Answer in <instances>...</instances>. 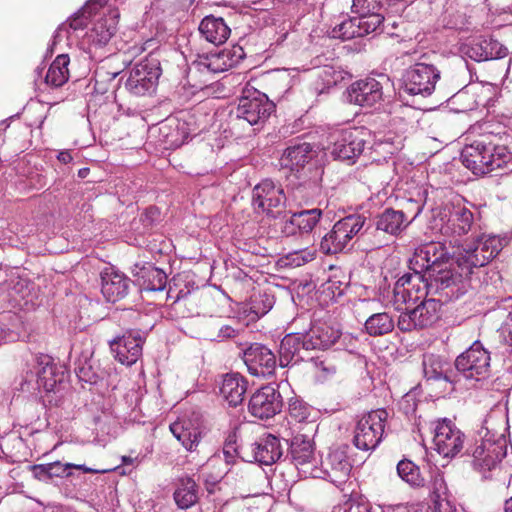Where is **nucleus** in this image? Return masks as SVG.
Masks as SVG:
<instances>
[{
	"label": "nucleus",
	"instance_id": "a878e982",
	"mask_svg": "<svg viewBox=\"0 0 512 512\" xmlns=\"http://www.w3.org/2000/svg\"><path fill=\"white\" fill-rule=\"evenodd\" d=\"M308 351L309 348L306 347L305 339L302 337V334H288L280 343L279 365L281 367H287L304 361Z\"/></svg>",
	"mask_w": 512,
	"mask_h": 512
},
{
	"label": "nucleus",
	"instance_id": "e2e57ef3",
	"mask_svg": "<svg viewBox=\"0 0 512 512\" xmlns=\"http://www.w3.org/2000/svg\"><path fill=\"white\" fill-rule=\"evenodd\" d=\"M188 430L190 429L184 427V425L181 422H174L170 425V431L176 439L181 438V436Z\"/></svg>",
	"mask_w": 512,
	"mask_h": 512
},
{
	"label": "nucleus",
	"instance_id": "0e129e2a",
	"mask_svg": "<svg viewBox=\"0 0 512 512\" xmlns=\"http://www.w3.org/2000/svg\"><path fill=\"white\" fill-rule=\"evenodd\" d=\"M386 36H387L386 38L390 39L393 42V44L406 42L405 36H401L400 34H398L396 32L389 31L387 29H386Z\"/></svg>",
	"mask_w": 512,
	"mask_h": 512
},
{
	"label": "nucleus",
	"instance_id": "bb28decb",
	"mask_svg": "<svg viewBox=\"0 0 512 512\" xmlns=\"http://www.w3.org/2000/svg\"><path fill=\"white\" fill-rule=\"evenodd\" d=\"M465 54L476 62H483L504 58L508 54V49L498 40L490 37L468 45Z\"/></svg>",
	"mask_w": 512,
	"mask_h": 512
},
{
	"label": "nucleus",
	"instance_id": "f257e3e1",
	"mask_svg": "<svg viewBox=\"0 0 512 512\" xmlns=\"http://www.w3.org/2000/svg\"><path fill=\"white\" fill-rule=\"evenodd\" d=\"M505 238L482 235L473 247L464 249L455 260L441 242H430L415 250L411 268L420 280L426 282L430 292H442L446 299H459L470 288L474 269L488 264L505 245Z\"/></svg>",
	"mask_w": 512,
	"mask_h": 512
},
{
	"label": "nucleus",
	"instance_id": "4be33fe9",
	"mask_svg": "<svg viewBox=\"0 0 512 512\" xmlns=\"http://www.w3.org/2000/svg\"><path fill=\"white\" fill-rule=\"evenodd\" d=\"M244 51L236 46L231 50H222L218 53L200 56L193 62V66L200 72L208 71L219 73L228 70L244 58Z\"/></svg>",
	"mask_w": 512,
	"mask_h": 512
},
{
	"label": "nucleus",
	"instance_id": "f03ea898",
	"mask_svg": "<svg viewBox=\"0 0 512 512\" xmlns=\"http://www.w3.org/2000/svg\"><path fill=\"white\" fill-rule=\"evenodd\" d=\"M410 269L412 274L405 273L395 282L393 299L386 304V333L393 330L395 322L401 331L430 327L440 319L441 303L455 300L446 299L444 291L430 292L426 282Z\"/></svg>",
	"mask_w": 512,
	"mask_h": 512
},
{
	"label": "nucleus",
	"instance_id": "f3484780",
	"mask_svg": "<svg viewBox=\"0 0 512 512\" xmlns=\"http://www.w3.org/2000/svg\"><path fill=\"white\" fill-rule=\"evenodd\" d=\"M37 363V385L46 392L58 391L68 377V371L65 365L55 362V360L46 354H41L36 358Z\"/></svg>",
	"mask_w": 512,
	"mask_h": 512
},
{
	"label": "nucleus",
	"instance_id": "864d4df0",
	"mask_svg": "<svg viewBox=\"0 0 512 512\" xmlns=\"http://www.w3.org/2000/svg\"><path fill=\"white\" fill-rule=\"evenodd\" d=\"M451 102L454 105H460L457 110L461 112L473 110L476 106V101L465 90H460L454 94L451 98Z\"/></svg>",
	"mask_w": 512,
	"mask_h": 512
},
{
	"label": "nucleus",
	"instance_id": "e433bc0d",
	"mask_svg": "<svg viewBox=\"0 0 512 512\" xmlns=\"http://www.w3.org/2000/svg\"><path fill=\"white\" fill-rule=\"evenodd\" d=\"M70 59L67 54L58 55L51 63L46 76L45 82L51 87H60L65 84L69 79V65Z\"/></svg>",
	"mask_w": 512,
	"mask_h": 512
},
{
	"label": "nucleus",
	"instance_id": "680f3d73",
	"mask_svg": "<svg viewBox=\"0 0 512 512\" xmlns=\"http://www.w3.org/2000/svg\"><path fill=\"white\" fill-rule=\"evenodd\" d=\"M190 302L191 301L189 298V292L182 293V291H180L179 294L177 295L176 299L174 300L172 306L176 312L182 313L183 317H189L191 315V313L185 314L184 312H182V308L186 307L187 304Z\"/></svg>",
	"mask_w": 512,
	"mask_h": 512
},
{
	"label": "nucleus",
	"instance_id": "c9c22d12",
	"mask_svg": "<svg viewBox=\"0 0 512 512\" xmlns=\"http://www.w3.org/2000/svg\"><path fill=\"white\" fill-rule=\"evenodd\" d=\"M195 480L189 476L179 479L178 486L174 491L173 497L176 505L180 509L192 507L198 500V489Z\"/></svg>",
	"mask_w": 512,
	"mask_h": 512
},
{
	"label": "nucleus",
	"instance_id": "ddd939ff",
	"mask_svg": "<svg viewBox=\"0 0 512 512\" xmlns=\"http://www.w3.org/2000/svg\"><path fill=\"white\" fill-rule=\"evenodd\" d=\"M384 409L369 412L356 424L353 443L356 448L369 451L375 449L384 434Z\"/></svg>",
	"mask_w": 512,
	"mask_h": 512
},
{
	"label": "nucleus",
	"instance_id": "37998d69",
	"mask_svg": "<svg viewBox=\"0 0 512 512\" xmlns=\"http://www.w3.org/2000/svg\"><path fill=\"white\" fill-rule=\"evenodd\" d=\"M274 296L267 291L254 292L247 304V310L257 318L266 315L274 306Z\"/></svg>",
	"mask_w": 512,
	"mask_h": 512
},
{
	"label": "nucleus",
	"instance_id": "c03bdc74",
	"mask_svg": "<svg viewBox=\"0 0 512 512\" xmlns=\"http://www.w3.org/2000/svg\"><path fill=\"white\" fill-rule=\"evenodd\" d=\"M105 3L106 0H91L87 2L82 10L74 14L69 20V27L73 30L85 28L88 24V18L96 12L98 7L103 6Z\"/></svg>",
	"mask_w": 512,
	"mask_h": 512
},
{
	"label": "nucleus",
	"instance_id": "39448f33",
	"mask_svg": "<svg viewBox=\"0 0 512 512\" xmlns=\"http://www.w3.org/2000/svg\"><path fill=\"white\" fill-rule=\"evenodd\" d=\"M161 73L160 60L151 53L131 69L125 88L135 96L151 95L157 88Z\"/></svg>",
	"mask_w": 512,
	"mask_h": 512
},
{
	"label": "nucleus",
	"instance_id": "052dcab7",
	"mask_svg": "<svg viewBox=\"0 0 512 512\" xmlns=\"http://www.w3.org/2000/svg\"><path fill=\"white\" fill-rule=\"evenodd\" d=\"M31 471L35 479L48 482L51 480V475L48 467V463L46 464H35L31 466Z\"/></svg>",
	"mask_w": 512,
	"mask_h": 512
},
{
	"label": "nucleus",
	"instance_id": "9d476101",
	"mask_svg": "<svg viewBox=\"0 0 512 512\" xmlns=\"http://www.w3.org/2000/svg\"><path fill=\"white\" fill-rule=\"evenodd\" d=\"M455 368L465 379H485L490 372V353L477 340L456 358Z\"/></svg>",
	"mask_w": 512,
	"mask_h": 512
},
{
	"label": "nucleus",
	"instance_id": "4c0bfd02",
	"mask_svg": "<svg viewBox=\"0 0 512 512\" xmlns=\"http://www.w3.org/2000/svg\"><path fill=\"white\" fill-rule=\"evenodd\" d=\"M206 336L211 341L222 342L238 336L239 330L231 325L223 324L219 317H211L206 321Z\"/></svg>",
	"mask_w": 512,
	"mask_h": 512
},
{
	"label": "nucleus",
	"instance_id": "5fc2aeb1",
	"mask_svg": "<svg viewBox=\"0 0 512 512\" xmlns=\"http://www.w3.org/2000/svg\"><path fill=\"white\" fill-rule=\"evenodd\" d=\"M329 289L333 290V293L337 291L341 295L344 290L349 286V277L343 274L340 270H336L335 273L329 278Z\"/></svg>",
	"mask_w": 512,
	"mask_h": 512
},
{
	"label": "nucleus",
	"instance_id": "dca6fc26",
	"mask_svg": "<svg viewBox=\"0 0 512 512\" xmlns=\"http://www.w3.org/2000/svg\"><path fill=\"white\" fill-rule=\"evenodd\" d=\"M283 399L278 389L272 385H266L258 389L251 396L248 410L252 416L266 420L281 412Z\"/></svg>",
	"mask_w": 512,
	"mask_h": 512
},
{
	"label": "nucleus",
	"instance_id": "a18cd8bd",
	"mask_svg": "<svg viewBox=\"0 0 512 512\" xmlns=\"http://www.w3.org/2000/svg\"><path fill=\"white\" fill-rule=\"evenodd\" d=\"M245 453H248L247 446L240 448L237 444L236 435H229L223 446V455L226 463L233 464L236 457L243 459V455H245Z\"/></svg>",
	"mask_w": 512,
	"mask_h": 512
},
{
	"label": "nucleus",
	"instance_id": "c85d7f7f",
	"mask_svg": "<svg viewBox=\"0 0 512 512\" xmlns=\"http://www.w3.org/2000/svg\"><path fill=\"white\" fill-rule=\"evenodd\" d=\"M423 377L427 381L445 380L453 383V373L446 358L434 353H425L422 357Z\"/></svg>",
	"mask_w": 512,
	"mask_h": 512
},
{
	"label": "nucleus",
	"instance_id": "1a4fd4ad",
	"mask_svg": "<svg viewBox=\"0 0 512 512\" xmlns=\"http://www.w3.org/2000/svg\"><path fill=\"white\" fill-rule=\"evenodd\" d=\"M289 456L301 478L322 475L313 440L307 435H295L289 444Z\"/></svg>",
	"mask_w": 512,
	"mask_h": 512
},
{
	"label": "nucleus",
	"instance_id": "338daca9",
	"mask_svg": "<svg viewBox=\"0 0 512 512\" xmlns=\"http://www.w3.org/2000/svg\"><path fill=\"white\" fill-rule=\"evenodd\" d=\"M371 347H372V350L374 351V353L377 355V358L380 362V364L382 363V360H383V356H382V348L380 345H378L377 343L375 342H371L370 343Z\"/></svg>",
	"mask_w": 512,
	"mask_h": 512
},
{
	"label": "nucleus",
	"instance_id": "79ce46f5",
	"mask_svg": "<svg viewBox=\"0 0 512 512\" xmlns=\"http://www.w3.org/2000/svg\"><path fill=\"white\" fill-rule=\"evenodd\" d=\"M361 18L351 17L343 20L337 24L331 31L333 38L341 40H350L355 37H363V30L361 28Z\"/></svg>",
	"mask_w": 512,
	"mask_h": 512
},
{
	"label": "nucleus",
	"instance_id": "393cba45",
	"mask_svg": "<svg viewBox=\"0 0 512 512\" xmlns=\"http://www.w3.org/2000/svg\"><path fill=\"white\" fill-rule=\"evenodd\" d=\"M101 280V292L108 302H117L128 294L130 279L123 273L108 268L101 273Z\"/></svg>",
	"mask_w": 512,
	"mask_h": 512
},
{
	"label": "nucleus",
	"instance_id": "ea45409f",
	"mask_svg": "<svg viewBox=\"0 0 512 512\" xmlns=\"http://www.w3.org/2000/svg\"><path fill=\"white\" fill-rule=\"evenodd\" d=\"M137 275L143 279V286L150 291H161L165 288L167 276L164 271L151 264L143 266Z\"/></svg>",
	"mask_w": 512,
	"mask_h": 512
},
{
	"label": "nucleus",
	"instance_id": "9b49d317",
	"mask_svg": "<svg viewBox=\"0 0 512 512\" xmlns=\"http://www.w3.org/2000/svg\"><path fill=\"white\" fill-rule=\"evenodd\" d=\"M274 104L258 90L244 91L239 98L235 115L238 119L247 121L250 125L264 123L274 111Z\"/></svg>",
	"mask_w": 512,
	"mask_h": 512
},
{
	"label": "nucleus",
	"instance_id": "f8f14e48",
	"mask_svg": "<svg viewBox=\"0 0 512 512\" xmlns=\"http://www.w3.org/2000/svg\"><path fill=\"white\" fill-rule=\"evenodd\" d=\"M440 232L445 236H462L472 231L475 224V213L461 202L449 203L444 207L441 217Z\"/></svg>",
	"mask_w": 512,
	"mask_h": 512
},
{
	"label": "nucleus",
	"instance_id": "58836bf2",
	"mask_svg": "<svg viewBox=\"0 0 512 512\" xmlns=\"http://www.w3.org/2000/svg\"><path fill=\"white\" fill-rule=\"evenodd\" d=\"M396 470L398 476L412 488H422L426 485V480L422 476L419 466L411 460H400L396 466Z\"/></svg>",
	"mask_w": 512,
	"mask_h": 512
},
{
	"label": "nucleus",
	"instance_id": "412c9836",
	"mask_svg": "<svg viewBox=\"0 0 512 512\" xmlns=\"http://www.w3.org/2000/svg\"><path fill=\"white\" fill-rule=\"evenodd\" d=\"M144 338L139 331L129 330L124 335L109 341L114 357L127 366L134 364L142 355Z\"/></svg>",
	"mask_w": 512,
	"mask_h": 512
},
{
	"label": "nucleus",
	"instance_id": "6e6d98bb",
	"mask_svg": "<svg viewBox=\"0 0 512 512\" xmlns=\"http://www.w3.org/2000/svg\"><path fill=\"white\" fill-rule=\"evenodd\" d=\"M51 479L54 477H68L71 475L72 463H61L60 461H55L48 463Z\"/></svg>",
	"mask_w": 512,
	"mask_h": 512
},
{
	"label": "nucleus",
	"instance_id": "0eeeda50",
	"mask_svg": "<svg viewBox=\"0 0 512 512\" xmlns=\"http://www.w3.org/2000/svg\"><path fill=\"white\" fill-rule=\"evenodd\" d=\"M364 145L365 140L359 129L345 128L331 133L328 150L334 160L351 165L362 154Z\"/></svg>",
	"mask_w": 512,
	"mask_h": 512
},
{
	"label": "nucleus",
	"instance_id": "473e14b6",
	"mask_svg": "<svg viewBox=\"0 0 512 512\" xmlns=\"http://www.w3.org/2000/svg\"><path fill=\"white\" fill-rule=\"evenodd\" d=\"M118 18L117 10H109L108 14L98 19L94 24L88 33L89 40L97 46L107 44L116 32Z\"/></svg>",
	"mask_w": 512,
	"mask_h": 512
},
{
	"label": "nucleus",
	"instance_id": "2f4dec72",
	"mask_svg": "<svg viewBox=\"0 0 512 512\" xmlns=\"http://www.w3.org/2000/svg\"><path fill=\"white\" fill-rule=\"evenodd\" d=\"M247 390V381L239 373H228L223 377L220 394L232 407L240 405Z\"/></svg>",
	"mask_w": 512,
	"mask_h": 512
},
{
	"label": "nucleus",
	"instance_id": "8fccbe9b",
	"mask_svg": "<svg viewBox=\"0 0 512 512\" xmlns=\"http://www.w3.org/2000/svg\"><path fill=\"white\" fill-rule=\"evenodd\" d=\"M288 412L292 419L296 422L305 421L309 414V407L301 400L291 399L288 405Z\"/></svg>",
	"mask_w": 512,
	"mask_h": 512
},
{
	"label": "nucleus",
	"instance_id": "69168bd1",
	"mask_svg": "<svg viewBox=\"0 0 512 512\" xmlns=\"http://www.w3.org/2000/svg\"><path fill=\"white\" fill-rule=\"evenodd\" d=\"M57 159L63 164H68L73 158L69 151H61L58 153Z\"/></svg>",
	"mask_w": 512,
	"mask_h": 512
},
{
	"label": "nucleus",
	"instance_id": "a19ab883",
	"mask_svg": "<svg viewBox=\"0 0 512 512\" xmlns=\"http://www.w3.org/2000/svg\"><path fill=\"white\" fill-rule=\"evenodd\" d=\"M322 210L318 208L302 210L292 214L290 223L297 226L301 233H310L319 222Z\"/></svg>",
	"mask_w": 512,
	"mask_h": 512
},
{
	"label": "nucleus",
	"instance_id": "13d9d810",
	"mask_svg": "<svg viewBox=\"0 0 512 512\" xmlns=\"http://www.w3.org/2000/svg\"><path fill=\"white\" fill-rule=\"evenodd\" d=\"M188 451H194L199 444L200 436L195 430H188L177 439Z\"/></svg>",
	"mask_w": 512,
	"mask_h": 512
},
{
	"label": "nucleus",
	"instance_id": "7c9ffc66",
	"mask_svg": "<svg viewBox=\"0 0 512 512\" xmlns=\"http://www.w3.org/2000/svg\"><path fill=\"white\" fill-rule=\"evenodd\" d=\"M315 156L314 146L307 142L288 146L281 157V165L290 170H299Z\"/></svg>",
	"mask_w": 512,
	"mask_h": 512
},
{
	"label": "nucleus",
	"instance_id": "603ef678",
	"mask_svg": "<svg viewBox=\"0 0 512 512\" xmlns=\"http://www.w3.org/2000/svg\"><path fill=\"white\" fill-rule=\"evenodd\" d=\"M365 329L370 336H382L384 334L383 313L371 315L365 322Z\"/></svg>",
	"mask_w": 512,
	"mask_h": 512
},
{
	"label": "nucleus",
	"instance_id": "2eb2a0df",
	"mask_svg": "<svg viewBox=\"0 0 512 512\" xmlns=\"http://www.w3.org/2000/svg\"><path fill=\"white\" fill-rule=\"evenodd\" d=\"M440 78V71L433 65L416 63L402 76V87L411 95H431Z\"/></svg>",
	"mask_w": 512,
	"mask_h": 512
},
{
	"label": "nucleus",
	"instance_id": "cd10ccee",
	"mask_svg": "<svg viewBox=\"0 0 512 512\" xmlns=\"http://www.w3.org/2000/svg\"><path fill=\"white\" fill-rule=\"evenodd\" d=\"M305 339L306 347L309 350H325L333 345L340 337V332L327 323H314L310 330L302 334Z\"/></svg>",
	"mask_w": 512,
	"mask_h": 512
},
{
	"label": "nucleus",
	"instance_id": "20e7f679",
	"mask_svg": "<svg viewBox=\"0 0 512 512\" xmlns=\"http://www.w3.org/2000/svg\"><path fill=\"white\" fill-rule=\"evenodd\" d=\"M471 456V465L475 471L482 475L484 480L492 478V472L498 467L507 454L505 441L481 439L476 441L474 446L466 450Z\"/></svg>",
	"mask_w": 512,
	"mask_h": 512
},
{
	"label": "nucleus",
	"instance_id": "bf43d9fd",
	"mask_svg": "<svg viewBox=\"0 0 512 512\" xmlns=\"http://www.w3.org/2000/svg\"><path fill=\"white\" fill-rule=\"evenodd\" d=\"M386 512H422V509L418 503H399L386 505Z\"/></svg>",
	"mask_w": 512,
	"mask_h": 512
},
{
	"label": "nucleus",
	"instance_id": "6e6552de",
	"mask_svg": "<svg viewBox=\"0 0 512 512\" xmlns=\"http://www.w3.org/2000/svg\"><path fill=\"white\" fill-rule=\"evenodd\" d=\"M286 196L281 185L270 179L258 183L252 191V206L257 213L278 218L284 212Z\"/></svg>",
	"mask_w": 512,
	"mask_h": 512
},
{
	"label": "nucleus",
	"instance_id": "49530a36",
	"mask_svg": "<svg viewBox=\"0 0 512 512\" xmlns=\"http://www.w3.org/2000/svg\"><path fill=\"white\" fill-rule=\"evenodd\" d=\"M361 18V28L363 30V36L379 31V34L383 32L381 26L384 21V15L381 12L367 13L365 16H359Z\"/></svg>",
	"mask_w": 512,
	"mask_h": 512
},
{
	"label": "nucleus",
	"instance_id": "72a5a7b5",
	"mask_svg": "<svg viewBox=\"0 0 512 512\" xmlns=\"http://www.w3.org/2000/svg\"><path fill=\"white\" fill-rule=\"evenodd\" d=\"M428 489V497L433 503V512H457L456 507L446 497L447 486L444 477L440 473L431 477Z\"/></svg>",
	"mask_w": 512,
	"mask_h": 512
},
{
	"label": "nucleus",
	"instance_id": "7ed1b4c3",
	"mask_svg": "<svg viewBox=\"0 0 512 512\" xmlns=\"http://www.w3.org/2000/svg\"><path fill=\"white\" fill-rule=\"evenodd\" d=\"M463 165L475 175L496 170L512 171V152L500 134H485L466 144L460 155Z\"/></svg>",
	"mask_w": 512,
	"mask_h": 512
},
{
	"label": "nucleus",
	"instance_id": "3c124183",
	"mask_svg": "<svg viewBox=\"0 0 512 512\" xmlns=\"http://www.w3.org/2000/svg\"><path fill=\"white\" fill-rule=\"evenodd\" d=\"M333 512H371V507L367 501L352 497Z\"/></svg>",
	"mask_w": 512,
	"mask_h": 512
},
{
	"label": "nucleus",
	"instance_id": "b1692460",
	"mask_svg": "<svg viewBox=\"0 0 512 512\" xmlns=\"http://www.w3.org/2000/svg\"><path fill=\"white\" fill-rule=\"evenodd\" d=\"M382 95V85L374 78L356 81L347 89V101L359 106L371 107Z\"/></svg>",
	"mask_w": 512,
	"mask_h": 512
},
{
	"label": "nucleus",
	"instance_id": "4d7b16f0",
	"mask_svg": "<svg viewBox=\"0 0 512 512\" xmlns=\"http://www.w3.org/2000/svg\"><path fill=\"white\" fill-rule=\"evenodd\" d=\"M75 372L81 381L93 383L96 381V374L92 371L90 365L86 366V362L83 364L81 360L75 363Z\"/></svg>",
	"mask_w": 512,
	"mask_h": 512
},
{
	"label": "nucleus",
	"instance_id": "423d86ee",
	"mask_svg": "<svg viewBox=\"0 0 512 512\" xmlns=\"http://www.w3.org/2000/svg\"><path fill=\"white\" fill-rule=\"evenodd\" d=\"M364 223L365 219L361 215H349L340 219L322 238L320 251L327 255L343 251L353 237L359 233Z\"/></svg>",
	"mask_w": 512,
	"mask_h": 512
},
{
	"label": "nucleus",
	"instance_id": "f704fd0d",
	"mask_svg": "<svg viewBox=\"0 0 512 512\" xmlns=\"http://www.w3.org/2000/svg\"><path fill=\"white\" fill-rule=\"evenodd\" d=\"M407 123L402 117H394L386 125V154H398L404 148Z\"/></svg>",
	"mask_w": 512,
	"mask_h": 512
},
{
	"label": "nucleus",
	"instance_id": "aec40b11",
	"mask_svg": "<svg viewBox=\"0 0 512 512\" xmlns=\"http://www.w3.org/2000/svg\"><path fill=\"white\" fill-rule=\"evenodd\" d=\"M248 453L243 455L247 462H258L263 465H271L283 455L281 441L274 435L268 434L260 437L247 446Z\"/></svg>",
	"mask_w": 512,
	"mask_h": 512
},
{
	"label": "nucleus",
	"instance_id": "a211bd4d",
	"mask_svg": "<svg viewBox=\"0 0 512 512\" xmlns=\"http://www.w3.org/2000/svg\"><path fill=\"white\" fill-rule=\"evenodd\" d=\"M242 358L249 373L253 376H270L276 368L275 354L260 343H253L244 349Z\"/></svg>",
	"mask_w": 512,
	"mask_h": 512
},
{
	"label": "nucleus",
	"instance_id": "5701e85b",
	"mask_svg": "<svg viewBox=\"0 0 512 512\" xmlns=\"http://www.w3.org/2000/svg\"><path fill=\"white\" fill-rule=\"evenodd\" d=\"M403 207H386V233L398 236L420 214L421 207L412 199H404Z\"/></svg>",
	"mask_w": 512,
	"mask_h": 512
},
{
	"label": "nucleus",
	"instance_id": "de8ad7c7",
	"mask_svg": "<svg viewBox=\"0 0 512 512\" xmlns=\"http://www.w3.org/2000/svg\"><path fill=\"white\" fill-rule=\"evenodd\" d=\"M499 341L503 345L504 353L512 355V306L498 329Z\"/></svg>",
	"mask_w": 512,
	"mask_h": 512
},
{
	"label": "nucleus",
	"instance_id": "4468645a",
	"mask_svg": "<svg viewBox=\"0 0 512 512\" xmlns=\"http://www.w3.org/2000/svg\"><path fill=\"white\" fill-rule=\"evenodd\" d=\"M465 434L448 418L438 419L434 428L436 451L445 458H454L464 448Z\"/></svg>",
	"mask_w": 512,
	"mask_h": 512
},
{
	"label": "nucleus",
	"instance_id": "774afa93",
	"mask_svg": "<svg viewBox=\"0 0 512 512\" xmlns=\"http://www.w3.org/2000/svg\"><path fill=\"white\" fill-rule=\"evenodd\" d=\"M72 469L82 470L85 473H98L99 472V470H95V469L86 467L85 465H81V464H79V465L78 464H72Z\"/></svg>",
	"mask_w": 512,
	"mask_h": 512
},
{
	"label": "nucleus",
	"instance_id": "09e8293b",
	"mask_svg": "<svg viewBox=\"0 0 512 512\" xmlns=\"http://www.w3.org/2000/svg\"><path fill=\"white\" fill-rule=\"evenodd\" d=\"M383 0H353L352 12L365 16L367 13L381 12Z\"/></svg>",
	"mask_w": 512,
	"mask_h": 512
},
{
	"label": "nucleus",
	"instance_id": "6ab92c4d",
	"mask_svg": "<svg viewBox=\"0 0 512 512\" xmlns=\"http://www.w3.org/2000/svg\"><path fill=\"white\" fill-rule=\"evenodd\" d=\"M319 469L322 475L313 476V478L327 479L337 487H341L349 479L352 465L345 451L335 449L329 452Z\"/></svg>",
	"mask_w": 512,
	"mask_h": 512
},
{
	"label": "nucleus",
	"instance_id": "c756f323",
	"mask_svg": "<svg viewBox=\"0 0 512 512\" xmlns=\"http://www.w3.org/2000/svg\"><path fill=\"white\" fill-rule=\"evenodd\" d=\"M201 37L207 42L216 46L224 44L231 33V30L222 17L214 15L205 16L198 27Z\"/></svg>",
	"mask_w": 512,
	"mask_h": 512
}]
</instances>
